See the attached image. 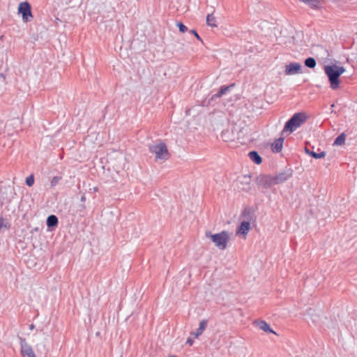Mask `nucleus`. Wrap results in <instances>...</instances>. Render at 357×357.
Masks as SVG:
<instances>
[{
  "label": "nucleus",
  "mask_w": 357,
  "mask_h": 357,
  "mask_svg": "<svg viewBox=\"0 0 357 357\" xmlns=\"http://www.w3.org/2000/svg\"><path fill=\"white\" fill-rule=\"evenodd\" d=\"M324 72L328 78L331 88L335 90L340 86V77L345 72V68L335 64L328 65L324 67Z\"/></svg>",
  "instance_id": "f257e3e1"
},
{
  "label": "nucleus",
  "mask_w": 357,
  "mask_h": 357,
  "mask_svg": "<svg viewBox=\"0 0 357 357\" xmlns=\"http://www.w3.org/2000/svg\"><path fill=\"white\" fill-rule=\"evenodd\" d=\"M304 113L294 114L285 123L282 132H292L306 121Z\"/></svg>",
  "instance_id": "f03ea898"
},
{
  "label": "nucleus",
  "mask_w": 357,
  "mask_h": 357,
  "mask_svg": "<svg viewBox=\"0 0 357 357\" xmlns=\"http://www.w3.org/2000/svg\"><path fill=\"white\" fill-rule=\"evenodd\" d=\"M206 236L210 238L220 250H225L226 248L227 243L229 239V235L226 231H222L215 234H212L210 231H206Z\"/></svg>",
  "instance_id": "7ed1b4c3"
},
{
  "label": "nucleus",
  "mask_w": 357,
  "mask_h": 357,
  "mask_svg": "<svg viewBox=\"0 0 357 357\" xmlns=\"http://www.w3.org/2000/svg\"><path fill=\"white\" fill-rule=\"evenodd\" d=\"M149 150L151 153L155 154L156 160H167L169 152L165 143H160L150 146Z\"/></svg>",
  "instance_id": "20e7f679"
},
{
  "label": "nucleus",
  "mask_w": 357,
  "mask_h": 357,
  "mask_svg": "<svg viewBox=\"0 0 357 357\" xmlns=\"http://www.w3.org/2000/svg\"><path fill=\"white\" fill-rule=\"evenodd\" d=\"M256 182L258 185L261 186L262 188L266 189L269 188L273 185H275L274 176L271 175H259L257 178Z\"/></svg>",
  "instance_id": "39448f33"
},
{
  "label": "nucleus",
  "mask_w": 357,
  "mask_h": 357,
  "mask_svg": "<svg viewBox=\"0 0 357 357\" xmlns=\"http://www.w3.org/2000/svg\"><path fill=\"white\" fill-rule=\"evenodd\" d=\"M20 344V353L23 357H36L32 347L26 342L24 337H19Z\"/></svg>",
  "instance_id": "423d86ee"
},
{
  "label": "nucleus",
  "mask_w": 357,
  "mask_h": 357,
  "mask_svg": "<svg viewBox=\"0 0 357 357\" xmlns=\"http://www.w3.org/2000/svg\"><path fill=\"white\" fill-rule=\"evenodd\" d=\"M18 12L22 15V19L24 22H29L30 17H32L31 8L29 3L25 1L19 4Z\"/></svg>",
  "instance_id": "0eeeda50"
},
{
  "label": "nucleus",
  "mask_w": 357,
  "mask_h": 357,
  "mask_svg": "<svg viewBox=\"0 0 357 357\" xmlns=\"http://www.w3.org/2000/svg\"><path fill=\"white\" fill-rule=\"evenodd\" d=\"M292 174L293 170L291 168H288L273 176L275 185L287 181L292 176Z\"/></svg>",
  "instance_id": "6e6552de"
},
{
  "label": "nucleus",
  "mask_w": 357,
  "mask_h": 357,
  "mask_svg": "<svg viewBox=\"0 0 357 357\" xmlns=\"http://www.w3.org/2000/svg\"><path fill=\"white\" fill-rule=\"evenodd\" d=\"M301 69V66L298 63H291L289 65L286 66L285 68V74L286 75H293L296 73H300Z\"/></svg>",
  "instance_id": "1a4fd4ad"
},
{
  "label": "nucleus",
  "mask_w": 357,
  "mask_h": 357,
  "mask_svg": "<svg viewBox=\"0 0 357 357\" xmlns=\"http://www.w3.org/2000/svg\"><path fill=\"white\" fill-rule=\"evenodd\" d=\"M208 321L206 319H203L200 321L199 328L196 330L195 332H192L191 335H192L195 338H198L200 335H202L203 332L207 327Z\"/></svg>",
  "instance_id": "9d476101"
},
{
  "label": "nucleus",
  "mask_w": 357,
  "mask_h": 357,
  "mask_svg": "<svg viewBox=\"0 0 357 357\" xmlns=\"http://www.w3.org/2000/svg\"><path fill=\"white\" fill-rule=\"evenodd\" d=\"M250 229V223L248 221H243L240 226L237 228V234L245 235L248 234Z\"/></svg>",
  "instance_id": "9b49d317"
},
{
  "label": "nucleus",
  "mask_w": 357,
  "mask_h": 357,
  "mask_svg": "<svg viewBox=\"0 0 357 357\" xmlns=\"http://www.w3.org/2000/svg\"><path fill=\"white\" fill-rule=\"evenodd\" d=\"M231 86H233L232 84L230 86H222L218 93L213 94L211 96V98L208 100V103H210L211 101L215 100V99L219 98L225 94L227 93V91L229 89V88H231Z\"/></svg>",
  "instance_id": "f8f14e48"
},
{
  "label": "nucleus",
  "mask_w": 357,
  "mask_h": 357,
  "mask_svg": "<svg viewBox=\"0 0 357 357\" xmlns=\"http://www.w3.org/2000/svg\"><path fill=\"white\" fill-rule=\"evenodd\" d=\"M255 324L257 327H259L261 330L264 331V332L272 333L275 334V333L271 328L270 326L265 321H255Z\"/></svg>",
  "instance_id": "ddd939ff"
},
{
  "label": "nucleus",
  "mask_w": 357,
  "mask_h": 357,
  "mask_svg": "<svg viewBox=\"0 0 357 357\" xmlns=\"http://www.w3.org/2000/svg\"><path fill=\"white\" fill-rule=\"evenodd\" d=\"M59 220L55 215H50L47 217L46 224L48 228H54L58 225Z\"/></svg>",
  "instance_id": "4468645a"
},
{
  "label": "nucleus",
  "mask_w": 357,
  "mask_h": 357,
  "mask_svg": "<svg viewBox=\"0 0 357 357\" xmlns=\"http://www.w3.org/2000/svg\"><path fill=\"white\" fill-rule=\"evenodd\" d=\"M284 139L280 137L276 139L272 144V150L273 152L279 153L282 151Z\"/></svg>",
  "instance_id": "2eb2a0df"
},
{
  "label": "nucleus",
  "mask_w": 357,
  "mask_h": 357,
  "mask_svg": "<svg viewBox=\"0 0 357 357\" xmlns=\"http://www.w3.org/2000/svg\"><path fill=\"white\" fill-rule=\"evenodd\" d=\"M305 151L307 154L310 155V156L315 159L323 158L326 155V153L325 151H321L320 153H317L314 151H310L307 147L305 148Z\"/></svg>",
  "instance_id": "dca6fc26"
},
{
  "label": "nucleus",
  "mask_w": 357,
  "mask_h": 357,
  "mask_svg": "<svg viewBox=\"0 0 357 357\" xmlns=\"http://www.w3.org/2000/svg\"><path fill=\"white\" fill-rule=\"evenodd\" d=\"M248 155L252 161H253L255 164L259 165L262 162L261 157L259 155V153L255 151H252L248 153Z\"/></svg>",
  "instance_id": "f3484780"
},
{
  "label": "nucleus",
  "mask_w": 357,
  "mask_h": 357,
  "mask_svg": "<svg viewBox=\"0 0 357 357\" xmlns=\"http://www.w3.org/2000/svg\"><path fill=\"white\" fill-rule=\"evenodd\" d=\"M346 139V135L344 133H342L337 137L335 139L333 145L340 146L344 144Z\"/></svg>",
  "instance_id": "a211bd4d"
},
{
  "label": "nucleus",
  "mask_w": 357,
  "mask_h": 357,
  "mask_svg": "<svg viewBox=\"0 0 357 357\" xmlns=\"http://www.w3.org/2000/svg\"><path fill=\"white\" fill-rule=\"evenodd\" d=\"M304 63L305 66L310 68H314L316 66L317 62L314 58L308 57L305 60Z\"/></svg>",
  "instance_id": "6ab92c4d"
},
{
  "label": "nucleus",
  "mask_w": 357,
  "mask_h": 357,
  "mask_svg": "<svg viewBox=\"0 0 357 357\" xmlns=\"http://www.w3.org/2000/svg\"><path fill=\"white\" fill-rule=\"evenodd\" d=\"M206 23L208 26H217L215 24V17L213 15V14H209L206 17Z\"/></svg>",
  "instance_id": "aec40b11"
},
{
  "label": "nucleus",
  "mask_w": 357,
  "mask_h": 357,
  "mask_svg": "<svg viewBox=\"0 0 357 357\" xmlns=\"http://www.w3.org/2000/svg\"><path fill=\"white\" fill-rule=\"evenodd\" d=\"M25 182L28 186H29V187L32 186L34 183L33 175L31 174L29 176L26 177Z\"/></svg>",
  "instance_id": "412c9836"
},
{
  "label": "nucleus",
  "mask_w": 357,
  "mask_h": 357,
  "mask_svg": "<svg viewBox=\"0 0 357 357\" xmlns=\"http://www.w3.org/2000/svg\"><path fill=\"white\" fill-rule=\"evenodd\" d=\"M61 179V176H54L51 181V186H55Z\"/></svg>",
  "instance_id": "4be33fe9"
},
{
  "label": "nucleus",
  "mask_w": 357,
  "mask_h": 357,
  "mask_svg": "<svg viewBox=\"0 0 357 357\" xmlns=\"http://www.w3.org/2000/svg\"><path fill=\"white\" fill-rule=\"evenodd\" d=\"M177 26L178 27L179 29V31L181 32V33H185V31H188V28L186 26H185L182 22H178L177 24Z\"/></svg>",
  "instance_id": "5701e85b"
},
{
  "label": "nucleus",
  "mask_w": 357,
  "mask_h": 357,
  "mask_svg": "<svg viewBox=\"0 0 357 357\" xmlns=\"http://www.w3.org/2000/svg\"><path fill=\"white\" fill-rule=\"evenodd\" d=\"M190 33H192L193 35H195V36L197 38V40L202 42L200 36L198 35V33H197V31L195 30H191Z\"/></svg>",
  "instance_id": "b1692460"
},
{
  "label": "nucleus",
  "mask_w": 357,
  "mask_h": 357,
  "mask_svg": "<svg viewBox=\"0 0 357 357\" xmlns=\"http://www.w3.org/2000/svg\"><path fill=\"white\" fill-rule=\"evenodd\" d=\"M6 227V225L4 224V220L2 218H0V230L3 227Z\"/></svg>",
  "instance_id": "393cba45"
},
{
  "label": "nucleus",
  "mask_w": 357,
  "mask_h": 357,
  "mask_svg": "<svg viewBox=\"0 0 357 357\" xmlns=\"http://www.w3.org/2000/svg\"><path fill=\"white\" fill-rule=\"evenodd\" d=\"M243 179L245 180V182L247 183H249L250 181V176H244Z\"/></svg>",
  "instance_id": "a878e982"
},
{
  "label": "nucleus",
  "mask_w": 357,
  "mask_h": 357,
  "mask_svg": "<svg viewBox=\"0 0 357 357\" xmlns=\"http://www.w3.org/2000/svg\"><path fill=\"white\" fill-rule=\"evenodd\" d=\"M193 342H194L193 340L192 339H190V338H188L187 340V342H186V343L190 344V345H192Z\"/></svg>",
  "instance_id": "bb28decb"
},
{
  "label": "nucleus",
  "mask_w": 357,
  "mask_h": 357,
  "mask_svg": "<svg viewBox=\"0 0 357 357\" xmlns=\"http://www.w3.org/2000/svg\"><path fill=\"white\" fill-rule=\"evenodd\" d=\"M80 201L82 202H84L86 201V197L84 195H83L82 197H81V199H80Z\"/></svg>",
  "instance_id": "cd10ccee"
},
{
  "label": "nucleus",
  "mask_w": 357,
  "mask_h": 357,
  "mask_svg": "<svg viewBox=\"0 0 357 357\" xmlns=\"http://www.w3.org/2000/svg\"><path fill=\"white\" fill-rule=\"evenodd\" d=\"M34 328H35V326H34V325H33V324H31V325L29 326V328H30L31 330H33Z\"/></svg>",
  "instance_id": "c85d7f7f"
},
{
  "label": "nucleus",
  "mask_w": 357,
  "mask_h": 357,
  "mask_svg": "<svg viewBox=\"0 0 357 357\" xmlns=\"http://www.w3.org/2000/svg\"><path fill=\"white\" fill-rule=\"evenodd\" d=\"M168 357H177V356L175 355H169Z\"/></svg>",
  "instance_id": "c756f323"
},
{
  "label": "nucleus",
  "mask_w": 357,
  "mask_h": 357,
  "mask_svg": "<svg viewBox=\"0 0 357 357\" xmlns=\"http://www.w3.org/2000/svg\"><path fill=\"white\" fill-rule=\"evenodd\" d=\"M0 193H3V189H0Z\"/></svg>",
  "instance_id": "7c9ffc66"
}]
</instances>
